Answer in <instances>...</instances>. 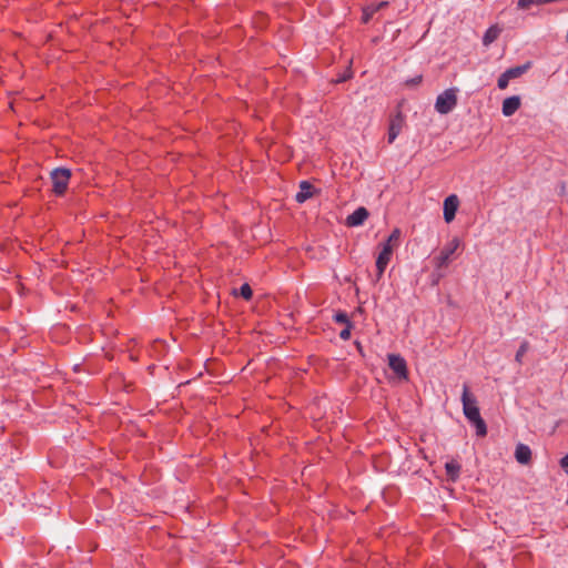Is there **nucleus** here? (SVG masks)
Returning <instances> with one entry per match:
<instances>
[{
  "instance_id": "1",
  "label": "nucleus",
  "mask_w": 568,
  "mask_h": 568,
  "mask_svg": "<svg viewBox=\"0 0 568 568\" xmlns=\"http://www.w3.org/2000/svg\"><path fill=\"white\" fill-rule=\"evenodd\" d=\"M462 403L464 415L475 426L476 434L480 437L486 436V423L480 416L475 396L469 393V387L466 384L463 386Z\"/></svg>"
},
{
  "instance_id": "2",
  "label": "nucleus",
  "mask_w": 568,
  "mask_h": 568,
  "mask_svg": "<svg viewBox=\"0 0 568 568\" xmlns=\"http://www.w3.org/2000/svg\"><path fill=\"white\" fill-rule=\"evenodd\" d=\"M399 239L400 231L398 229H394L387 240L381 244L382 250L376 258L377 280L383 276L390 261L393 251L399 243Z\"/></svg>"
},
{
  "instance_id": "3",
  "label": "nucleus",
  "mask_w": 568,
  "mask_h": 568,
  "mask_svg": "<svg viewBox=\"0 0 568 568\" xmlns=\"http://www.w3.org/2000/svg\"><path fill=\"white\" fill-rule=\"evenodd\" d=\"M457 92L456 88H449L442 92L436 98L435 110L440 114H447L453 111L457 104Z\"/></svg>"
},
{
  "instance_id": "4",
  "label": "nucleus",
  "mask_w": 568,
  "mask_h": 568,
  "mask_svg": "<svg viewBox=\"0 0 568 568\" xmlns=\"http://www.w3.org/2000/svg\"><path fill=\"white\" fill-rule=\"evenodd\" d=\"M50 176L53 184V192L57 195H62L68 189V184L71 178L70 170L64 168H57L51 172Z\"/></svg>"
},
{
  "instance_id": "5",
  "label": "nucleus",
  "mask_w": 568,
  "mask_h": 568,
  "mask_svg": "<svg viewBox=\"0 0 568 568\" xmlns=\"http://www.w3.org/2000/svg\"><path fill=\"white\" fill-rule=\"evenodd\" d=\"M388 366L394 372L398 379L406 381L408 378V371L406 361L398 354H388Z\"/></svg>"
},
{
  "instance_id": "6",
  "label": "nucleus",
  "mask_w": 568,
  "mask_h": 568,
  "mask_svg": "<svg viewBox=\"0 0 568 568\" xmlns=\"http://www.w3.org/2000/svg\"><path fill=\"white\" fill-rule=\"evenodd\" d=\"M459 244V240L454 237L445 247H443L439 255L436 257V266L438 268L446 267L449 264L450 257L458 248Z\"/></svg>"
},
{
  "instance_id": "7",
  "label": "nucleus",
  "mask_w": 568,
  "mask_h": 568,
  "mask_svg": "<svg viewBox=\"0 0 568 568\" xmlns=\"http://www.w3.org/2000/svg\"><path fill=\"white\" fill-rule=\"evenodd\" d=\"M459 206V199L456 194H450L444 201V220L446 223H450L456 215Z\"/></svg>"
},
{
  "instance_id": "8",
  "label": "nucleus",
  "mask_w": 568,
  "mask_h": 568,
  "mask_svg": "<svg viewBox=\"0 0 568 568\" xmlns=\"http://www.w3.org/2000/svg\"><path fill=\"white\" fill-rule=\"evenodd\" d=\"M367 217L368 211L365 207L361 206L347 216L346 224L348 226H359L365 222Z\"/></svg>"
},
{
  "instance_id": "9",
  "label": "nucleus",
  "mask_w": 568,
  "mask_h": 568,
  "mask_svg": "<svg viewBox=\"0 0 568 568\" xmlns=\"http://www.w3.org/2000/svg\"><path fill=\"white\" fill-rule=\"evenodd\" d=\"M520 108V98L513 95L504 100L503 102V114L505 116L513 115Z\"/></svg>"
},
{
  "instance_id": "10",
  "label": "nucleus",
  "mask_w": 568,
  "mask_h": 568,
  "mask_svg": "<svg viewBox=\"0 0 568 568\" xmlns=\"http://www.w3.org/2000/svg\"><path fill=\"white\" fill-rule=\"evenodd\" d=\"M403 126V118L400 114H397L390 120L389 128H388V143H393L395 139L400 133Z\"/></svg>"
},
{
  "instance_id": "11",
  "label": "nucleus",
  "mask_w": 568,
  "mask_h": 568,
  "mask_svg": "<svg viewBox=\"0 0 568 568\" xmlns=\"http://www.w3.org/2000/svg\"><path fill=\"white\" fill-rule=\"evenodd\" d=\"M515 458L521 465H527L531 460V450L525 444H518L515 450Z\"/></svg>"
},
{
  "instance_id": "12",
  "label": "nucleus",
  "mask_w": 568,
  "mask_h": 568,
  "mask_svg": "<svg viewBox=\"0 0 568 568\" xmlns=\"http://www.w3.org/2000/svg\"><path fill=\"white\" fill-rule=\"evenodd\" d=\"M313 191H314V187L308 181H302L300 183V191L295 195L296 202L304 203L306 200L312 197Z\"/></svg>"
},
{
  "instance_id": "13",
  "label": "nucleus",
  "mask_w": 568,
  "mask_h": 568,
  "mask_svg": "<svg viewBox=\"0 0 568 568\" xmlns=\"http://www.w3.org/2000/svg\"><path fill=\"white\" fill-rule=\"evenodd\" d=\"M446 474L449 477L452 481H456L460 474V465L455 462L450 460L445 464Z\"/></svg>"
},
{
  "instance_id": "14",
  "label": "nucleus",
  "mask_w": 568,
  "mask_h": 568,
  "mask_svg": "<svg viewBox=\"0 0 568 568\" xmlns=\"http://www.w3.org/2000/svg\"><path fill=\"white\" fill-rule=\"evenodd\" d=\"M388 2H379L378 4L372 3L363 8L362 21L367 23L372 16L378 11L382 7L386 6Z\"/></svg>"
},
{
  "instance_id": "15",
  "label": "nucleus",
  "mask_w": 568,
  "mask_h": 568,
  "mask_svg": "<svg viewBox=\"0 0 568 568\" xmlns=\"http://www.w3.org/2000/svg\"><path fill=\"white\" fill-rule=\"evenodd\" d=\"M500 29L497 26L490 27L483 37V43L484 45H489L493 43L499 36Z\"/></svg>"
},
{
  "instance_id": "16",
  "label": "nucleus",
  "mask_w": 568,
  "mask_h": 568,
  "mask_svg": "<svg viewBox=\"0 0 568 568\" xmlns=\"http://www.w3.org/2000/svg\"><path fill=\"white\" fill-rule=\"evenodd\" d=\"M528 69H529V63L509 68L505 72H506V75L508 77V79L513 80V79H516V78H519L520 75H523Z\"/></svg>"
},
{
  "instance_id": "17",
  "label": "nucleus",
  "mask_w": 568,
  "mask_h": 568,
  "mask_svg": "<svg viewBox=\"0 0 568 568\" xmlns=\"http://www.w3.org/2000/svg\"><path fill=\"white\" fill-rule=\"evenodd\" d=\"M528 348H529V343L527 341H524L520 344V346H519V348H518V351L516 353V356H515V361L517 363L521 364L523 356L527 353Z\"/></svg>"
},
{
  "instance_id": "18",
  "label": "nucleus",
  "mask_w": 568,
  "mask_h": 568,
  "mask_svg": "<svg viewBox=\"0 0 568 568\" xmlns=\"http://www.w3.org/2000/svg\"><path fill=\"white\" fill-rule=\"evenodd\" d=\"M240 294L243 298L250 300L253 295V291L251 286L247 283H245L240 287Z\"/></svg>"
},
{
  "instance_id": "19",
  "label": "nucleus",
  "mask_w": 568,
  "mask_h": 568,
  "mask_svg": "<svg viewBox=\"0 0 568 568\" xmlns=\"http://www.w3.org/2000/svg\"><path fill=\"white\" fill-rule=\"evenodd\" d=\"M334 320L336 323H341V324H345V325L352 324L351 321L348 320L347 314L344 312L336 313L334 315Z\"/></svg>"
},
{
  "instance_id": "20",
  "label": "nucleus",
  "mask_w": 568,
  "mask_h": 568,
  "mask_svg": "<svg viewBox=\"0 0 568 568\" xmlns=\"http://www.w3.org/2000/svg\"><path fill=\"white\" fill-rule=\"evenodd\" d=\"M509 79L508 77L506 75V72L501 73L498 78V81H497V85L500 90H504L508 87V83H509Z\"/></svg>"
},
{
  "instance_id": "21",
  "label": "nucleus",
  "mask_w": 568,
  "mask_h": 568,
  "mask_svg": "<svg viewBox=\"0 0 568 568\" xmlns=\"http://www.w3.org/2000/svg\"><path fill=\"white\" fill-rule=\"evenodd\" d=\"M351 329L352 324L346 325L345 328L341 331L339 337L344 341H347L351 337Z\"/></svg>"
},
{
  "instance_id": "22",
  "label": "nucleus",
  "mask_w": 568,
  "mask_h": 568,
  "mask_svg": "<svg viewBox=\"0 0 568 568\" xmlns=\"http://www.w3.org/2000/svg\"><path fill=\"white\" fill-rule=\"evenodd\" d=\"M531 3H532V2H517L516 10H517V11H525V10H528Z\"/></svg>"
},
{
  "instance_id": "23",
  "label": "nucleus",
  "mask_w": 568,
  "mask_h": 568,
  "mask_svg": "<svg viewBox=\"0 0 568 568\" xmlns=\"http://www.w3.org/2000/svg\"><path fill=\"white\" fill-rule=\"evenodd\" d=\"M351 78H352V72L351 71H346L344 74H342L341 77L337 78L336 82L337 83H342V82L347 81Z\"/></svg>"
},
{
  "instance_id": "24",
  "label": "nucleus",
  "mask_w": 568,
  "mask_h": 568,
  "mask_svg": "<svg viewBox=\"0 0 568 568\" xmlns=\"http://www.w3.org/2000/svg\"><path fill=\"white\" fill-rule=\"evenodd\" d=\"M560 466H561L564 469L568 470V454L561 458V460H560Z\"/></svg>"
},
{
  "instance_id": "25",
  "label": "nucleus",
  "mask_w": 568,
  "mask_h": 568,
  "mask_svg": "<svg viewBox=\"0 0 568 568\" xmlns=\"http://www.w3.org/2000/svg\"><path fill=\"white\" fill-rule=\"evenodd\" d=\"M420 81H422V77H418V78L413 80L414 83H419Z\"/></svg>"
},
{
  "instance_id": "26",
  "label": "nucleus",
  "mask_w": 568,
  "mask_h": 568,
  "mask_svg": "<svg viewBox=\"0 0 568 568\" xmlns=\"http://www.w3.org/2000/svg\"><path fill=\"white\" fill-rule=\"evenodd\" d=\"M567 504H568V499H567Z\"/></svg>"
}]
</instances>
